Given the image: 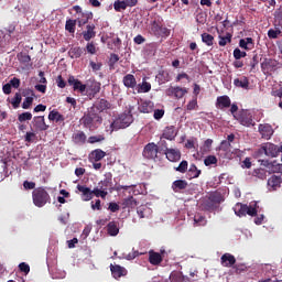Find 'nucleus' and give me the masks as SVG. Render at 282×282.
<instances>
[{
  "mask_svg": "<svg viewBox=\"0 0 282 282\" xmlns=\"http://www.w3.org/2000/svg\"><path fill=\"white\" fill-rule=\"evenodd\" d=\"M18 120L19 122H28L30 120H32V112H22L18 116Z\"/></svg>",
  "mask_w": 282,
  "mask_h": 282,
  "instance_id": "obj_48",
  "label": "nucleus"
},
{
  "mask_svg": "<svg viewBox=\"0 0 282 282\" xmlns=\"http://www.w3.org/2000/svg\"><path fill=\"white\" fill-rule=\"evenodd\" d=\"M77 191L82 193V197L84 202H90V199H94V195H91V188L85 185H77Z\"/></svg>",
  "mask_w": 282,
  "mask_h": 282,
  "instance_id": "obj_21",
  "label": "nucleus"
},
{
  "mask_svg": "<svg viewBox=\"0 0 282 282\" xmlns=\"http://www.w3.org/2000/svg\"><path fill=\"white\" fill-rule=\"evenodd\" d=\"M162 23H164V19H162L160 15H156L150 24V30L154 36L166 39L171 36V31L169 28L162 25Z\"/></svg>",
  "mask_w": 282,
  "mask_h": 282,
  "instance_id": "obj_5",
  "label": "nucleus"
},
{
  "mask_svg": "<svg viewBox=\"0 0 282 282\" xmlns=\"http://www.w3.org/2000/svg\"><path fill=\"white\" fill-rule=\"evenodd\" d=\"M108 210H110V213H118L120 205H118V203H109Z\"/></svg>",
  "mask_w": 282,
  "mask_h": 282,
  "instance_id": "obj_64",
  "label": "nucleus"
},
{
  "mask_svg": "<svg viewBox=\"0 0 282 282\" xmlns=\"http://www.w3.org/2000/svg\"><path fill=\"white\" fill-rule=\"evenodd\" d=\"M139 94H149L151 91V83L147 82V77L143 78L142 84H139Z\"/></svg>",
  "mask_w": 282,
  "mask_h": 282,
  "instance_id": "obj_39",
  "label": "nucleus"
},
{
  "mask_svg": "<svg viewBox=\"0 0 282 282\" xmlns=\"http://www.w3.org/2000/svg\"><path fill=\"white\" fill-rule=\"evenodd\" d=\"M127 8V3H124V0H117L113 3V9L116 12H122Z\"/></svg>",
  "mask_w": 282,
  "mask_h": 282,
  "instance_id": "obj_47",
  "label": "nucleus"
},
{
  "mask_svg": "<svg viewBox=\"0 0 282 282\" xmlns=\"http://www.w3.org/2000/svg\"><path fill=\"white\" fill-rule=\"evenodd\" d=\"M86 51L88 52V54H96V52H98V50L96 48V44H94V42H88L86 45Z\"/></svg>",
  "mask_w": 282,
  "mask_h": 282,
  "instance_id": "obj_57",
  "label": "nucleus"
},
{
  "mask_svg": "<svg viewBox=\"0 0 282 282\" xmlns=\"http://www.w3.org/2000/svg\"><path fill=\"white\" fill-rule=\"evenodd\" d=\"M34 102V97H26L22 102V109H30Z\"/></svg>",
  "mask_w": 282,
  "mask_h": 282,
  "instance_id": "obj_55",
  "label": "nucleus"
},
{
  "mask_svg": "<svg viewBox=\"0 0 282 282\" xmlns=\"http://www.w3.org/2000/svg\"><path fill=\"white\" fill-rule=\"evenodd\" d=\"M78 23V20H66L65 30L66 32H69V34H74L76 32V24Z\"/></svg>",
  "mask_w": 282,
  "mask_h": 282,
  "instance_id": "obj_36",
  "label": "nucleus"
},
{
  "mask_svg": "<svg viewBox=\"0 0 282 282\" xmlns=\"http://www.w3.org/2000/svg\"><path fill=\"white\" fill-rule=\"evenodd\" d=\"M72 140L75 144H85L87 142V134L83 131H77L73 133Z\"/></svg>",
  "mask_w": 282,
  "mask_h": 282,
  "instance_id": "obj_30",
  "label": "nucleus"
},
{
  "mask_svg": "<svg viewBox=\"0 0 282 282\" xmlns=\"http://www.w3.org/2000/svg\"><path fill=\"white\" fill-rule=\"evenodd\" d=\"M17 58L22 65H28L32 61V57L26 52L18 53Z\"/></svg>",
  "mask_w": 282,
  "mask_h": 282,
  "instance_id": "obj_35",
  "label": "nucleus"
},
{
  "mask_svg": "<svg viewBox=\"0 0 282 282\" xmlns=\"http://www.w3.org/2000/svg\"><path fill=\"white\" fill-rule=\"evenodd\" d=\"M232 145L230 144V142H228L227 140L221 141L220 145H219V151H224L225 153H228V151H230V148Z\"/></svg>",
  "mask_w": 282,
  "mask_h": 282,
  "instance_id": "obj_54",
  "label": "nucleus"
},
{
  "mask_svg": "<svg viewBox=\"0 0 282 282\" xmlns=\"http://www.w3.org/2000/svg\"><path fill=\"white\" fill-rule=\"evenodd\" d=\"M90 108H95V111L101 113L106 109H111V104L107 99H99Z\"/></svg>",
  "mask_w": 282,
  "mask_h": 282,
  "instance_id": "obj_20",
  "label": "nucleus"
},
{
  "mask_svg": "<svg viewBox=\"0 0 282 282\" xmlns=\"http://www.w3.org/2000/svg\"><path fill=\"white\" fill-rule=\"evenodd\" d=\"M89 65H90L93 72H100V69H102V63H100V62L96 63L94 61H90Z\"/></svg>",
  "mask_w": 282,
  "mask_h": 282,
  "instance_id": "obj_59",
  "label": "nucleus"
},
{
  "mask_svg": "<svg viewBox=\"0 0 282 282\" xmlns=\"http://www.w3.org/2000/svg\"><path fill=\"white\" fill-rule=\"evenodd\" d=\"M138 110L140 111V113H151V111H153V108L151 107L150 102L143 101L141 102V105H139Z\"/></svg>",
  "mask_w": 282,
  "mask_h": 282,
  "instance_id": "obj_43",
  "label": "nucleus"
},
{
  "mask_svg": "<svg viewBox=\"0 0 282 282\" xmlns=\"http://www.w3.org/2000/svg\"><path fill=\"white\" fill-rule=\"evenodd\" d=\"M122 82L124 87H127L128 89H135L138 85V82L135 80V76H133L132 74L126 75Z\"/></svg>",
  "mask_w": 282,
  "mask_h": 282,
  "instance_id": "obj_25",
  "label": "nucleus"
},
{
  "mask_svg": "<svg viewBox=\"0 0 282 282\" xmlns=\"http://www.w3.org/2000/svg\"><path fill=\"white\" fill-rule=\"evenodd\" d=\"M239 47H241V50H246L247 52H249V50L254 48V40H252V37L241 39L239 41Z\"/></svg>",
  "mask_w": 282,
  "mask_h": 282,
  "instance_id": "obj_28",
  "label": "nucleus"
},
{
  "mask_svg": "<svg viewBox=\"0 0 282 282\" xmlns=\"http://www.w3.org/2000/svg\"><path fill=\"white\" fill-rule=\"evenodd\" d=\"M188 188V182L185 180H176L172 183V191L174 193H180V191H186Z\"/></svg>",
  "mask_w": 282,
  "mask_h": 282,
  "instance_id": "obj_22",
  "label": "nucleus"
},
{
  "mask_svg": "<svg viewBox=\"0 0 282 282\" xmlns=\"http://www.w3.org/2000/svg\"><path fill=\"white\" fill-rule=\"evenodd\" d=\"M204 164H205V166H212V164H217V156H215V155H208V156L204 160Z\"/></svg>",
  "mask_w": 282,
  "mask_h": 282,
  "instance_id": "obj_53",
  "label": "nucleus"
},
{
  "mask_svg": "<svg viewBox=\"0 0 282 282\" xmlns=\"http://www.w3.org/2000/svg\"><path fill=\"white\" fill-rule=\"evenodd\" d=\"M187 180H197L199 175H202V170L197 169V165L195 163H192L189 165V169L187 170Z\"/></svg>",
  "mask_w": 282,
  "mask_h": 282,
  "instance_id": "obj_23",
  "label": "nucleus"
},
{
  "mask_svg": "<svg viewBox=\"0 0 282 282\" xmlns=\"http://www.w3.org/2000/svg\"><path fill=\"white\" fill-rule=\"evenodd\" d=\"M162 261H163L162 254L153 250L149 251V263H151V265H160Z\"/></svg>",
  "mask_w": 282,
  "mask_h": 282,
  "instance_id": "obj_24",
  "label": "nucleus"
},
{
  "mask_svg": "<svg viewBox=\"0 0 282 282\" xmlns=\"http://www.w3.org/2000/svg\"><path fill=\"white\" fill-rule=\"evenodd\" d=\"M91 195H95V197H101V199H107V195H109V192H105L97 186L91 191Z\"/></svg>",
  "mask_w": 282,
  "mask_h": 282,
  "instance_id": "obj_45",
  "label": "nucleus"
},
{
  "mask_svg": "<svg viewBox=\"0 0 282 282\" xmlns=\"http://www.w3.org/2000/svg\"><path fill=\"white\" fill-rule=\"evenodd\" d=\"M194 224L195 226H206V217L202 215H195L194 216Z\"/></svg>",
  "mask_w": 282,
  "mask_h": 282,
  "instance_id": "obj_50",
  "label": "nucleus"
},
{
  "mask_svg": "<svg viewBox=\"0 0 282 282\" xmlns=\"http://www.w3.org/2000/svg\"><path fill=\"white\" fill-rule=\"evenodd\" d=\"M261 149L268 158H278L279 153H282V145L279 147V145H276L274 143H270V142L264 143L261 147Z\"/></svg>",
  "mask_w": 282,
  "mask_h": 282,
  "instance_id": "obj_9",
  "label": "nucleus"
},
{
  "mask_svg": "<svg viewBox=\"0 0 282 282\" xmlns=\"http://www.w3.org/2000/svg\"><path fill=\"white\" fill-rule=\"evenodd\" d=\"M175 171L178 173H186L188 171V161L183 160L177 167H175Z\"/></svg>",
  "mask_w": 282,
  "mask_h": 282,
  "instance_id": "obj_49",
  "label": "nucleus"
},
{
  "mask_svg": "<svg viewBox=\"0 0 282 282\" xmlns=\"http://www.w3.org/2000/svg\"><path fill=\"white\" fill-rule=\"evenodd\" d=\"M281 34V30H274V29H270L269 31H268V36L270 37V39H279V35Z\"/></svg>",
  "mask_w": 282,
  "mask_h": 282,
  "instance_id": "obj_58",
  "label": "nucleus"
},
{
  "mask_svg": "<svg viewBox=\"0 0 282 282\" xmlns=\"http://www.w3.org/2000/svg\"><path fill=\"white\" fill-rule=\"evenodd\" d=\"M110 271L113 276V279H120L121 276H127V269L124 267H121L119 264H111Z\"/></svg>",
  "mask_w": 282,
  "mask_h": 282,
  "instance_id": "obj_19",
  "label": "nucleus"
},
{
  "mask_svg": "<svg viewBox=\"0 0 282 282\" xmlns=\"http://www.w3.org/2000/svg\"><path fill=\"white\" fill-rule=\"evenodd\" d=\"M33 129L35 131H47L50 129V126L45 123V117L44 116H35L32 120Z\"/></svg>",
  "mask_w": 282,
  "mask_h": 282,
  "instance_id": "obj_13",
  "label": "nucleus"
},
{
  "mask_svg": "<svg viewBox=\"0 0 282 282\" xmlns=\"http://www.w3.org/2000/svg\"><path fill=\"white\" fill-rule=\"evenodd\" d=\"M36 139V133L35 132H26L24 135V141L25 142H34V140Z\"/></svg>",
  "mask_w": 282,
  "mask_h": 282,
  "instance_id": "obj_61",
  "label": "nucleus"
},
{
  "mask_svg": "<svg viewBox=\"0 0 282 282\" xmlns=\"http://www.w3.org/2000/svg\"><path fill=\"white\" fill-rule=\"evenodd\" d=\"M170 280L171 282H184V278L180 273H172Z\"/></svg>",
  "mask_w": 282,
  "mask_h": 282,
  "instance_id": "obj_62",
  "label": "nucleus"
},
{
  "mask_svg": "<svg viewBox=\"0 0 282 282\" xmlns=\"http://www.w3.org/2000/svg\"><path fill=\"white\" fill-rule=\"evenodd\" d=\"M122 206L124 208H135V206H138V200L133 196H128L127 198H123Z\"/></svg>",
  "mask_w": 282,
  "mask_h": 282,
  "instance_id": "obj_33",
  "label": "nucleus"
},
{
  "mask_svg": "<svg viewBox=\"0 0 282 282\" xmlns=\"http://www.w3.org/2000/svg\"><path fill=\"white\" fill-rule=\"evenodd\" d=\"M248 210V205H243L241 203H237L234 206V213L237 217H246Z\"/></svg>",
  "mask_w": 282,
  "mask_h": 282,
  "instance_id": "obj_31",
  "label": "nucleus"
},
{
  "mask_svg": "<svg viewBox=\"0 0 282 282\" xmlns=\"http://www.w3.org/2000/svg\"><path fill=\"white\" fill-rule=\"evenodd\" d=\"M246 56H248V54L240 48L234 50V58H236V61H241V58H246Z\"/></svg>",
  "mask_w": 282,
  "mask_h": 282,
  "instance_id": "obj_51",
  "label": "nucleus"
},
{
  "mask_svg": "<svg viewBox=\"0 0 282 282\" xmlns=\"http://www.w3.org/2000/svg\"><path fill=\"white\" fill-rule=\"evenodd\" d=\"M282 184V175H275L273 174L269 180H268V186L269 191H276L278 188H281Z\"/></svg>",
  "mask_w": 282,
  "mask_h": 282,
  "instance_id": "obj_15",
  "label": "nucleus"
},
{
  "mask_svg": "<svg viewBox=\"0 0 282 282\" xmlns=\"http://www.w3.org/2000/svg\"><path fill=\"white\" fill-rule=\"evenodd\" d=\"M21 100H23L21 93H15L14 97L10 100L13 109H19V107H21Z\"/></svg>",
  "mask_w": 282,
  "mask_h": 282,
  "instance_id": "obj_42",
  "label": "nucleus"
},
{
  "mask_svg": "<svg viewBox=\"0 0 282 282\" xmlns=\"http://www.w3.org/2000/svg\"><path fill=\"white\" fill-rule=\"evenodd\" d=\"M20 272H23L24 274H30V264L22 262L19 264Z\"/></svg>",
  "mask_w": 282,
  "mask_h": 282,
  "instance_id": "obj_60",
  "label": "nucleus"
},
{
  "mask_svg": "<svg viewBox=\"0 0 282 282\" xmlns=\"http://www.w3.org/2000/svg\"><path fill=\"white\" fill-rule=\"evenodd\" d=\"M235 120L242 124V127H254V124H257L250 110H240L237 116H235Z\"/></svg>",
  "mask_w": 282,
  "mask_h": 282,
  "instance_id": "obj_7",
  "label": "nucleus"
},
{
  "mask_svg": "<svg viewBox=\"0 0 282 282\" xmlns=\"http://www.w3.org/2000/svg\"><path fill=\"white\" fill-rule=\"evenodd\" d=\"M68 85L73 87L74 91H78L82 95L86 94L90 100L91 98H96V94H100V83L96 82V79H88L86 84H83L76 77L69 76Z\"/></svg>",
  "mask_w": 282,
  "mask_h": 282,
  "instance_id": "obj_1",
  "label": "nucleus"
},
{
  "mask_svg": "<svg viewBox=\"0 0 282 282\" xmlns=\"http://www.w3.org/2000/svg\"><path fill=\"white\" fill-rule=\"evenodd\" d=\"M258 131L263 140H270L272 135H274V129L270 123H260L258 127Z\"/></svg>",
  "mask_w": 282,
  "mask_h": 282,
  "instance_id": "obj_12",
  "label": "nucleus"
},
{
  "mask_svg": "<svg viewBox=\"0 0 282 282\" xmlns=\"http://www.w3.org/2000/svg\"><path fill=\"white\" fill-rule=\"evenodd\" d=\"M276 67H279V62L276 59L265 57L261 62V70L263 74H270V72H275Z\"/></svg>",
  "mask_w": 282,
  "mask_h": 282,
  "instance_id": "obj_11",
  "label": "nucleus"
},
{
  "mask_svg": "<svg viewBox=\"0 0 282 282\" xmlns=\"http://www.w3.org/2000/svg\"><path fill=\"white\" fill-rule=\"evenodd\" d=\"M105 155H107V152H105L100 149H97L90 153V160H94L95 162H100V160H102V158H105Z\"/></svg>",
  "mask_w": 282,
  "mask_h": 282,
  "instance_id": "obj_34",
  "label": "nucleus"
},
{
  "mask_svg": "<svg viewBox=\"0 0 282 282\" xmlns=\"http://www.w3.org/2000/svg\"><path fill=\"white\" fill-rule=\"evenodd\" d=\"M82 36L84 41H90L91 39H96V24H88L86 30L82 32Z\"/></svg>",
  "mask_w": 282,
  "mask_h": 282,
  "instance_id": "obj_17",
  "label": "nucleus"
},
{
  "mask_svg": "<svg viewBox=\"0 0 282 282\" xmlns=\"http://www.w3.org/2000/svg\"><path fill=\"white\" fill-rule=\"evenodd\" d=\"M200 36L203 43H205V45H207L208 47H212V45L215 43V36L209 33H203Z\"/></svg>",
  "mask_w": 282,
  "mask_h": 282,
  "instance_id": "obj_41",
  "label": "nucleus"
},
{
  "mask_svg": "<svg viewBox=\"0 0 282 282\" xmlns=\"http://www.w3.org/2000/svg\"><path fill=\"white\" fill-rule=\"evenodd\" d=\"M112 182L111 178L107 177L104 181L98 183V187L104 191L105 193H107V191H109V188L111 189L112 187Z\"/></svg>",
  "mask_w": 282,
  "mask_h": 282,
  "instance_id": "obj_38",
  "label": "nucleus"
},
{
  "mask_svg": "<svg viewBox=\"0 0 282 282\" xmlns=\"http://www.w3.org/2000/svg\"><path fill=\"white\" fill-rule=\"evenodd\" d=\"M176 137H177V132H175L174 126H167L163 130L162 138H164L165 140H175Z\"/></svg>",
  "mask_w": 282,
  "mask_h": 282,
  "instance_id": "obj_27",
  "label": "nucleus"
},
{
  "mask_svg": "<svg viewBox=\"0 0 282 282\" xmlns=\"http://www.w3.org/2000/svg\"><path fill=\"white\" fill-rule=\"evenodd\" d=\"M90 19H94V13L86 12L85 20L77 19L78 28H83V25L87 24Z\"/></svg>",
  "mask_w": 282,
  "mask_h": 282,
  "instance_id": "obj_46",
  "label": "nucleus"
},
{
  "mask_svg": "<svg viewBox=\"0 0 282 282\" xmlns=\"http://www.w3.org/2000/svg\"><path fill=\"white\" fill-rule=\"evenodd\" d=\"M250 72H252V74H257V72H259V55H253L250 62Z\"/></svg>",
  "mask_w": 282,
  "mask_h": 282,
  "instance_id": "obj_44",
  "label": "nucleus"
},
{
  "mask_svg": "<svg viewBox=\"0 0 282 282\" xmlns=\"http://www.w3.org/2000/svg\"><path fill=\"white\" fill-rule=\"evenodd\" d=\"M274 18L278 22V25L282 26V6L274 12Z\"/></svg>",
  "mask_w": 282,
  "mask_h": 282,
  "instance_id": "obj_56",
  "label": "nucleus"
},
{
  "mask_svg": "<svg viewBox=\"0 0 282 282\" xmlns=\"http://www.w3.org/2000/svg\"><path fill=\"white\" fill-rule=\"evenodd\" d=\"M218 39V44L220 47H226L228 43H232V34L230 33H227L226 36L219 35Z\"/></svg>",
  "mask_w": 282,
  "mask_h": 282,
  "instance_id": "obj_37",
  "label": "nucleus"
},
{
  "mask_svg": "<svg viewBox=\"0 0 282 282\" xmlns=\"http://www.w3.org/2000/svg\"><path fill=\"white\" fill-rule=\"evenodd\" d=\"M267 171L263 169H258L254 171V175L256 177H259V180H265L267 175H265Z\"/></svg>",
  "mask_w": 282,
  "mask_h": 282,
  "instance_id": "obj_63",
  "label": "nucleus"
},
{
  "mask_svg": "<svg viewBox=\"0 0 282 282\" xmlns=\"http://www.w3.org/2000/svg\"><path fill=\"white\" fill-rule=\"evenodd\" d=\"M68 55L70 58H80V56H83V48H80V46L72 47L68 51Z\"/></svg>",
  "mask_w": 282,
  "mask_h": 282,
  "instance_id": "obj_40",
  "label": "nucleus"
},
{
  "mask_svg": "<svg viewBox=\"0 0 282 282\" xmlns=\"http://www.w3.org/2000/svg\"><path fill=\"white\" fill-rule=\"evenodd\" d=\"M166 96L170 98H176V100L182 99L186 94H188V88L181 86H170L165 90Z\"/></svg>",
  "mask_w": 282,
  "mask_h": 282,
  "instance_id": "obj_8",
  "label": "nucleus"
},
{
  "mask_svg": "<svg viewBox=\"0 0 282 282\" xmlns=\"http://www.w3.org/2000/svg\"><path fill=\"white\" fill-rule=\"evenodd\" d=\"M48 120L51 122H65V116L61 115V112H58V110L53 109L52 111H50L48 113Z\"/></svg>",
  "mask_w": 282,
  "mask_h": 282,
  "instance_id": "obj_29",
  "label": "nucleus"
},
{
  "mask_svg": "<svg viewBox=\"0 0 282 282\" xmlns=\"http://www.w3.org/2000/svg\"><path fill=\"white\" fill-rule=\"evenodd\" d=\"M230 106H231V100H230V97H228V95H223L217 97L216 99L217 109H228V107Z\"/></svg>",
  "mask_w": 282,
  "mask_h": 282,
  "instance_id": "obj_18",
  "label": "nucleus"
},
{
  "mask_svg": "<svg viewBox=\"0 0 282 282\" xmlns=\"http://www.w3.org/2000/svg\"><path fill=\"white\" fill-rule=\"evenodd\" d=\"M158 153H160V149L154 142L148 143L143 149V158L147 160H155Z\"/></svg>",
  "mask_w": 282,
  "mask_h": 282,
  "instance_id": "obj_10",
  "label": "nucleus"
},
{
  "mask_svg": "<svg viewBox=\"0 0 282 282\" xmlns=\"http://www.w3.org/2000/svg\"><path fill=\"white\" fill-rule=\"evenodd\" d=\"M107 231L110 237H118V232H120V228H118V223L117 221H110L107 225Z\"/></svg>",
  "mask_w": 282,
  "mask_h": 282,
  "instance_id": "obj_32",
  "label": "nucleus"
},
{
  "mask_svg": "<svg viewBox=\"0 0 282 282\" xmlns=\"http://www.w3.org/2000/svg\"><path fill=\"white\" fill-rule=\"evenodd\" d=\"M235 87H239L240 89H249L250 88V80L248 77L242 76L240 78L234 79Z\"/></svg>",
  "mask_w": 282,
  "mask_h": 282,
  "instance_id": "obj_26",
  "label": "nucleus"
},
{
  "mask_svg": "<svg viewBox=\"0 0 282 282\" xmlns=\"http://www.w3.org/2000/svg\"><path fill=\"white\" fill-rule=\"evenodd\" d=\"M133 124V115L131 111L123 112L119 115L115 120L110 123L109 128L106 129L109 133H113V131H120V129H127Z\"/></svg>",
  "mask_w": 282,
  "mask_h": 282,
  "instance_id": "obj_2",
  "label": "nucleus"
},
{
  "mask_svg": "<svg viewBox=\"0 0 282 282\" xmlns=\"http://www.w3.org/2000/svg\"><path fill=\"white\" fill-rule=\"evenodd\" d=\"M169 162H180L182 160V152L178 149H167L164 152Z\"/></svg>",
  "mask_w": 282,
  "mask_h": 282,
  "instance_id": "obj_14",
  "label": "nucleus"
},
{
  "mask_svg": "<svg viewBox=\"0 0 282 282\" xmlns=\"http://www.w3.org/2000/svg\"><path fill=\"white\" fill-rule=\"evenodd\" d=\"M32 200L34 206L37 208H43L46 204H52V196L45 187H36L32 192Z\"/></svg>",
  "mask_w": 282,
  "mask_h": 282,
  "instance_id": "obj_3",
  "label": "nucleus"
},
{
  "mask_svg": "<svg viewBox=\"0 0 282 282\" xmlns=\"http://www.w3.org/2000/svg\"><path fill=\"white\" fill-rule=\"evenodd\" d=\"M104 140H105L104 134L93 135L88 138L89 144H96V142H104Z\"/></svg>",
  "mask_w": 282,
  "mask_h": 282,
  "instance_id": "obj_52",
  "label": "nucleus"
},
{
  "mask_svg": "<svg viewBox=\"0 0 282 282\" xmlns=\"http://www.w3.org/2000/svg\"><path fill=\"white\" fill-rule=\"evenodd\" d=\"M224 202V196L219 192H214L209 194L207 198L204 199L203 206L205 210H217L219 208V204Z\"/></svg>",
  "mask_w": 282,
  "mask_h": 282,
  "instance_id": "obj_6",
  "label": "nucleus"
},
{
  "mask_svg": "<svg viewBox=\"0 0 282 282\" xmlns=\"http://www.w3.org/2000/svg\"><path fill=\"white\" fill-rule=\"evenodd\" d=\"M96 111L95 108H89L88 113L82 118V122L86 129H98L102 124V117Z\"/></svg>",
  "mask_w": 282,
  "mask_h": 282,
  "instance_id": "obj_4",
  "label": "nucleus"
},
{
  "mask_svg": "<svg viewBox=\"0 0 282 282\" xmlns=\"http://www.w3.org/2000/svg\"><path fill=\"white\" fill-rule=\"evenodd\" d=\"M220 263L223 268H232L237 263V259L231 253H224Z\"/></svg>",
  "mask_w": 282,
  "mask_h": 282,
  "instance_id": "obj_16",
  "label": "nucleus"
}]
</instances>
